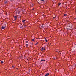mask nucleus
Returning a JSON list of instances; mask_svg holds the SVG:
<instances>
[{
	"mask_svg": "<svg viewBox=\"0 0 76 76\" xmlns=\"http://www.w3.org/2000/svg\"><path fill=\"white\" fill-rule=\"evenodd\" d=\"M16 69H17V70H18V68H16Z\"/></svg>",
	"mask_w": 76,
	"mask_h": 76,
	"instance_id": "obj_22",
	"label": "nucleus"
},
{
	"mask_svg": "<svg viewBox=\"0 0 76 76\" xmlns=\"http://www.w3.org/2000/svg\"><path fill=\"white\" fill-rule=\"evenodd\" d=\"M22 28V27H20V28Z\"/></svg>",
	"mask_w": 76,
	"mask_h": 76,
	"instance_id": "obj_23",
	"label": "nucleus"
},
{
	"mask_svg": "<svg viewBox=\"0 0 76 76\" xmlns=\"http://www.w3.org/2000/svg\"><path fill=\"white\" fill-rule=\"evenodd\" d=\"M41 26V27H43V26L42 25V26Z\"/></svg>",
	"mask_w": 76,
	"mask_h": 76,
	"instance_id": "obj_20",
	"label": "nucleus"
},
{
	"mask_svg": "<svg viewBox=\"0 0 76 76\" xmlns=\"http://www.w3.org/2000/svg\"><path fill=\"white\" fill-rule=\"evenodd\" d=\"M14 18H17V16H14Z\"/></svg>",
	"mask_w": 76,
	"mask_h": 76,
	"instance_id": "obj_14",
	"label": "nucleus"
},
{
	"mask_svg": "<svg viewBox=\"0 0 76 76\" xmlns=\"http://www.w3.org/2000/svg\"><path fill=\"white\" fill-rule=\"evenodd\" d=\"M26 47H28V44H26Z\"/></svg>",
	"mask_w": 76,
	"mask_h": 76,
	"instance_id": "obj_7",
	"label": "nucleus"
},
{
	"mask_svg": "<svg viewBox=\"0 0 76 76\" xmlns=\"http://www.w3.org/2000/svg\"><path fill=\"white\" fill-rule=\"evenodd\" d=\"M5 3H7V2H5Z\"/></svg>",
	"mask_w": 76,
	"mask_h": 76,
	"instance_id": "obj_24",
	"label": "nucleus"
},
{
	"mask_svg": "<svg viewBox=\"0 0 76 76\" xmlns=\"http://www.w3.org/2000/svg\"><path fill=\"white\" fill-rule=\"evenodd\" d=\"M32 41H34V39H32Z\"/></svg>",
	"mask_w": 76,
	"mask_h": 76,
	"instance_id": "obj_13",
	"label": "nucleus"
},
{
	"mask_svg": "<svg viewBox=\"0 0 76 76\" xmlns=\"http://www.w3.org/2000/svg\"><path fill=\"white\" fill-rule=\"evenodd\" d=\"M61 3H59L58 4V5L60 6V5H61Z\"/></svg>",
	"mask_w": 76,
	"mask_h": 76,
	"instance_id": "obj_5",
	"label": "nucleus"
},
{
	"mask_svg": "<svg viewBox=\"0 0 76 76\" xmlns=\"http://www.w3.org/2000/svg\"><path fill=\"white\" fill-rule=\"evenodd\" d=\"M45 41H46V42H47V40H46Z\"/></svg>",
	"mask_w": 76,
	"mask_h": 76,
	"instance_id": "obj_19",
	"label": "nucleus"
},
{
	"mask_svg": "<svg viewBox=\"0 0 76 76\" xmlns=\"http://www.w3.org/2000/svg\"><path fill=\"white\" fill-rule=\"evenodd\" d=\"M45 40H46V39H46V38H45Z\"/></svg>",
	"mask_w": 76,
	"mask_h": 76,
	"instance_id": "obj_17",
	"label": "nucleus"
},
{
	"mask_svg": "<svg viewBox=\"0 0 76 76\" xmlns=\"http://www.w3.org/2000/svg\"><path fill=\"white\" fill-rule=\"evenodd\" d=\"M48 44H49V43H48Z\"/></svg>",
	"mask_w": 76,
	"mask_h": 76,
	"instance_id": "obj_27",
	"label": "nucleus"
},
{
	"mask_svg": "<svg viewBox=\"0 0 76 76\" xmlns=\"http://www.w3.org/2000/svg\"><path fill=\"white\" fill-rule=\"evenodd\" d=\"M15 66H12V67L13 68H15Z\"/></svg>",
	"mask_w": 76,
	"mask_h": 76,
	"instance_id": "obj_10",
	"label": "nucleus"
},
{
	"mask_svg": "<svg viewBox=\"0 0 76 76\" xmlns=\"http://www.w3.org/2000/svg\"><path fill=\"white\" fill-rule=\"evenodd\" d=\"M26 43H28V41H26Z\"/></svg>",
	"mask_w": 76,
	"mask_h": 76,
	"instance_id": "obj_11",
	"label": "nucleus"
},
{
	"mask_svg": "<svg viewBox=\"0 0 76 76\" xmlns=\"http://www.w3.org/2000/svg\"><path fill=\"white\" fill-rule=\"evenodd\" d=\"M45 49V47H43L42 48V49H41V51H44Z\"/></svg>",
	"mask_w": 76,
	"mask_h": 76,
	"instance_id": "obj_1",
	"label": "nucleus"
},
{
	"mask_svg": "<svg viewBox=\"0 0 76 76\" xmlns=\"http://www.w3.org/2000/svg\"><path fill=\"white\" fill-rule=\"evenodd\" d=\"M1 63H3V61H2L1 62Z\"/></svg>",
	"mask_w": 76,
	"mask_h": 76,
	"instance_id": "obj_16",
	"label": "nucleus"
},
{
	"mask_svg": "<svg viewBox=\"0 0 76 76\" xmlns=\"http://www.w3.org/2000/svg\"><path fill=\"white\" fill-rule=\"evenodd\" d=\"M2 29H4V28H5V26H3L1 27Z\"/></svg>",
	"mask_w": 76,
	"mask_h": 76,
	"instance_id": "obj_3",
	"label": "nucleus"
},
{
	"mask_svg": "<svg viewBox=\"0 0 76 76\" xmlns=\"http://www.w3.org/2000/svg\"><path fill=\"white\" fill-rule=\"evenodd\" d=\"M54 60H56V58H54Z\"/></svg>",
	"mask_w": 76,
	"mask_h": 76,
	"instance_id": "obj_21",
	"label": "nucleus"
},
{
	"mask_svg": "<svg viewBox=\"0 0 76 76\" xmlns=\"http://www.w3.org/2000/svg\"><path fill=\"white\" fill-rule=\"evenodd\" d=\"M48 75H49V73H47V74H45V76H48Z\"/></svg>",
	"mask_w": 76,
	"mask_h": 76,
	"instance_id": "obj_2",
	"label": "nucleus"
},
{
	"mask_svg": "<svg viewBox=\"0 0 76 76\" xmlns=\"http://www.w3.org/2000/svg\"><path fill=\"white\" fill-rule=\"evenodd\" d=\"M66 15H67L66 14H64V16H66Z\"/></svg>",
	"mask_w": 76,
	"mask_h": 76,
	"instance_id": "obj_9",
	"label": "nucleus"
},
{
	"mask_svg": "<svg viewBox=\"0 0 76 76\" xmlns=\"http://www.w3.org/2000/svg\"><path fill=\"white\" fill-rule=\"evenodd\" d=\"M0 14H1V13L0 12Z\"/></svg>",
	"mask_w": 76,
	"mask_h": 76,
	"instance_id": "obj_26",
	"label": "nucleus"
},
{
	"mask_svg": "<svg viewBox=\"0 0 76 76\" xmlns=\"http://www.w3.org/2000/svg\"><path fill=\"white\" fill-rule=\"evenodd\" d=\"M41 61L42 62V61H45V60H43V59H42L41 60Z\"/></svg>",
	"mask_w": 76,
	"mask_h": 76,
	"instance_id": "obj_4",
	"label": "nucleus"
},
{
	"mask_svg": "<svg viewBox=\"0 0 76 76\" xmlns=\"http://www.w3.org/2000/svg\"><path fill=\"white\" fill-rule=\"evenodd\" d=\"M10 0V1H12V0Z\"/></svg>",
	"mask_w": 76,
	"mask_h": 76,
	"instance_id": "obj_25",
	"label": "nucleus"
},
{
	"mask_svg": "<svg viewBox=\"0 0 76 76\" xmlns=\"http://www.w3.org/2000/svg\"><path fill=\"white\" fill-rule=\"evenodd\" d=\"M38 44V42H37V43L35 44V45H37Z\"/></svg>",
	"mask_w": 76,
	"mask_h": 76,
	"instance_id": "obj_6",
	"label": "nucleus"
},
{
	"mask_svg": "<svg viewBox=\"0 0 76 76\" xmlns=\"http://www.w3.org/2000/svg\"><path fill=\"white\" fill-rule=\"evenodd\" d=\"M41 1H43V2H44V1H45L44 0H41Z\"/></svg>",
	"mask_w": 76,
	"mask_h": 76,
	"instance_id": "obj_12",
	"label": "nucleus"
},
{
	"mask_svg": "<svg viewBox=\"0 0 76 76\" xmlns=\"http://www.w3.org/2000/svg\"><path fill=\"white\" fill-rule=\"evenodd\" d=\"M25 20H22V22H23V23L24 22H25Z\"/></svg>",
	"mask_w": 76,
	"mask_h": 76,
	"instance_id": "obj_8",
	"label": "nucleus"
},
{
	"mask_svg": "<svg viewBox=\"0 0 76 76\" xmlns=\"http://www.w3.org/2000/svg\"><path fill=\"white\" fill-rule=\"evenodd\" d=\"M55 18H56V17H53V19H55Z\"/></svg>",
	"mask_w": 76,
	"mask_h": 76,
	"instance_id": "obj_15",
	"label": "nucleus"
},
{
	"mask_svg": "<svg viewBox=\"0 0 76 76\" xmlns=\"http://www.w3.org/2000/svg\"><path fill=\"white\" fill-rule=\"evenodd\" d=\"M16 19H17V18H16L15 19V20H16Z\"/></svg>",
	"mask_w": 76,
	"mask_h": 76,
	"instance_id": "obj_18",
	"label": "nucleus"
}]
</instances>
